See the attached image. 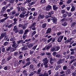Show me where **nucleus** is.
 I'll list each match as a JSON object with an SVG mask.
<instances>
[{
	"label": "nucleus",
	"mask_w": 76,
	"mask_h": 76,
	"mask_svg": "<svg viewBox=\"0 0 76 76\" xmlns=\"http://www.w3.org/2000/svg\"><path fill=\"white\" fill-rule=\"evenodd\" d=\"M42 61H43V63L44 64H46L47 66L48 65V59H47V58L46 57L44 58L42 60Z\"/></svg>",
	"instance_id": "f257e3e1"
},
{
	"label": "nucleus",
	"mask_w": 76,
	"mask_h": 76,
	"mask_svg": "<svg viewBox=\"0 0 76 76\" xmlns=\"http://www.w3.org/2000/svg\"><path fill=\"white\" fill-rule=\"evenodd\" d=\"M13 44L12 45V47H14V48H16L18 45V44L17 43V42H16L15 41H13Z\"/></svg>",
	"instance_id": "f03ea898"
},
{
	"label": "nucleus",
	"mask_w": 76,
	"mask_h": 76,
	"mask_svg": "<svg viewBox=\"0 0 76 76\" xmlns=\"http://www.w3.org/2000/svg\"><path fill=\"white\" fill-rule=\"evenodd\" d=\"M45 17V15L44 14L42 15L40 14L39 15V16L37 17V19L39 20L40 19H43Z\"/></svg>",
	"instance_id": "7ed1b4c3"
},
{
	"label": "nucleus",
	"mask_w": 76,
	"mask_h": 76,
	"mask_svg": "<svg viewBox=\"0 0 76 76\" xmlns=\"http://www.w3.org/2000/svg\"><path fill=\"white\" fill-rule=\"evenodd\" d=\"M51 20H52V22L54 23H56L57 21V19L54 16L52 17Z\"/></svg>",
	"instance_id": "20e7f679"
},
{
	"label": "nucleus",
	"mask_w": 76,
	"mask_h": 76,
	"mask_svg": "<svg viewBox=\"0 0 76 76\" xmlns=\"http://www.w3.org/2000/svg\"><path fill=\"white\" fill-rule=\"evenodd\" d=\"M72 72V69H67V70L66 71V76H68V75H70V73Z\"/></svg>",
	"instance_id": "39448f33"
},
{
	"label": "nucleus",
	"mask_w": 76,
	"mask_h": 76,
	"mask_svg": "<svg viewBox=\"0 0 76 76\" xmlns=\"http://www.w3.org/2000/svg\"><path fill=\"white\" fill-rule=\"evenodd\" d=\"M51 9H52V7L50 5H48L46 7V10L47 11H49Z\"/></svg>",
	"instance_id": "423d86ee"
},
{
	"label": "nucleus",
	"mask_w": 76,
	"mask_h": 76,
	"mask_svg": "<svg viewBox=\"0 0 76 76\" xmlns=\"http://www.w3.org/2000/svg\"><path fill=\"white\" fill-rule=\"evenodd\" d=\"M18 27H17V26L16 25H15L14 26L13 29V31H14V32L15 31V33H18V30H17L18 29Z\"/></svg>",
	"instance_id": "0eeeda50"
},
{
	"label": "nucleus",
	"mask_w": 76,
	"mask_h": 76,
	"mask_svg": "<svg viewBox=\"0 0 76 76\" xmlns=\"http://www.w3.org/2000/svg\"><path fill=\"white\" fill-rule=\"evenodd\" d=\"M63 38V36H61L60 37H59L57 41L58 42H61L62 39Z\"/></svg>",
	"instance_id": "6e6552de"
},
{
	"label": "nucleus",
	"mask_w": 76,
	"mask_h": 76,
	"mask_svg": "<svg viewBox=\"0 0 76 76\" xmlns=\"http://www.w3.org/2000/svg\"><path fill=\"white\" fill-rule=\"evenodd\" d=\"M23 52H21L20 51H19V53L18 54L20 55V56H19V58L20 59H21L22 57H23Z\"/></svg>",
	"instance_id": "1a4fd4ad"
},
{
	"label": "nucleus",
	"mask_w": 76,
	"mask_h": 76,
	"mask_svg": "<svg viewBox=\"0 0 76 76\" xmlns=\"http://www.w3.org/2000/svg\"><path fill=\"white\" fill-rule=\"evenodd\" d=\"M19 61L20 64L21 63L23 65H24L25 64V60H19Z\"/></svg>",
	"instance_id": "9d476101"
},
{
	"label": "nucleus",
	"mask_w": 76,
	"mask_h": 76,
	"mask_svg": "<svg viewBox=\"0 0 76 76\" xmlns=\"http://www.w3.org/2000/svg\"><path fill=\"white\" fill-rule=\"evenodd\" d=\"M12 58V56L10 55H9L7 57L6 60L7 61H9L10 60H11Z\"/></svg>",
	"instance_id": "9b49d317"
},
{
	"label": "nucleus",
	"mask_w": 76,
	"mask_h": 76,
	"mask_svg": "<svg viewBox=\"0 0 76 76\" xmlns=\"http://www.w3.org/2000/svg\"><path fill=\"white\" fill-rule=\"evenodd\" d=\"M6 34H7L6 32H3L1 34V36L3 38L4 37H6Z\"/></svg>",
	"instance_id": "f8f14e48"
},
{
	"label": "nucleus",
	"mask_w": 76,
	"mask_h": 76,
	"mask_svg": "<svg viewBox=\"0 0 76 76\" xmlns=\"http://www.w3.org/2000/svg\"><path fill=\"white\" fill-rule=\"evenodd\" d=\"M53 10H57L58 8L56 5H53Z\"/></svg>",
	"instance_id": "ddd939ff"
},
{
	"label": "nucleus",
	"mask_w": 76,
	"mask_h": 76,
	"mask_svg": "<svg viewBox=\"0 0 76 76\" xmlns=\"http://www.w3.org/2000/svg\"><path fill=\"white\" fill-rule=\"evenodd\" d=\"M6 9L5 8V7H3L1 9V11L0 12L1 13H3L5 11H6Z\"/></svg>",
	"instance_id": "4468645a"
},
{
	"label": "nucleus",
	"mask_w": 76,
	"mask_h": 76,
	"mask_svg": "<svg viewBox=\"0 0 76 76\" xmlns=\"http://www.w3.org/2000/svg\"><path fill=\"white\" fill-rule=\"evenodd\" d=\"M51 28H49L46 31V34H50V33H51Z\"/></svg>",
	"instance_id": "2eb2a0df"
},
{
	"label": "nucleus",
	"mask_w": 76,
	"mask_h": 76,
	"mask_svg": "<svg viewBox=\"0 0 76 76\" xmlns=\"http://www.w3.org/2000/svg\"><path fill=\"white\" fill-rule=\"evenodd\" d=\"M6 63V60L5 58L2 59L1 60V65H3L5 63Z\"/></svg>",
	"instance_id": "dca6fc26"
},
{
	"label": "nucleus",
	"mask_w": 76,
	"mask_h": 76,
	"mask_svg": "<svg viewBox=\"0 0 76 76\" xmlns=\"http://www.w3.org/2000/svg\"><path fill=\"white\" fill-rule=\"evenodd\" d=\"M35 26H36V22H34L31 25V26L30 27V28L31 29L33 27H35Z\"/></svg>",
	"instance_id": "f3484780"
},
{
	"label": "nucleus",
	"mask_w": 76,
	"mask_h": 76,
	"mask_svg": "<svg viewBox=\"0 0 76 76\" xmlns=\"http://www.w3.org/2000/svg\"><path fill=\"white\" fill-rule=\"evenodd\" d=\"M41 72V68L40 67L37 70V72L36 73L37 75H39Z\"/></svg>",
	"instance_id": "a211bd4d"
},
{
	"label": "nucleus",
	"mask_w": 76,
	"mask_h": 76,
	"mask_svg": "<svg viewBox=\"0 0 76 76\" xmlns=\"http://www.w3.org/2000/svg\"><path fill=\"white\" fill-rule=\"evenodd\" d=\"M43 65L44 66V67H45V68H47V67H48V65H47L46 64H44L43 62V63L42 64H41L40 66L41 67H43Z\"/></svg>",
	"instance_id": "6ab92c4d"
},
{
	"label": "nucleus",
	"mask_w": 76,
	"mask_h": 76,
	"mask_svg": "<svg viewBox=\"0 0 76 76\" xmlns=\"http://www.w3.org/2000/svg\"><path fill=\"white\" fill-rule=\"evenodd\" d=\"M55 50V51H58L59 50H60V48L58 46H54Z\"/></svg>",
	"instance_id": "aec40b11"
},
{
	"label": "nucleus",
	"mask_w": 76,
	"mask_h": 76,
	"mask_svg": "<svg viewBox=\"0 0 76 76\" xmlns=\"http://www.w3.org/2000/svg\"><path fill=\"white\" fill-rule=\"evenodd\" d=\"M20 62H18L17 61H15V63L14 66L15 67H16V66H18V65H20Z\"/></svg>",
	"instance_id": "412c9836"
},
{
	"label": "nucleus",
	"mask_w": 76,
	"mask_h": 76,
	"mask_svg": "<svg viewBox=\"0 0 76 76\" xmlns=\"http://www.w3.org/2000/svg\"><path fill=\"white\" fill-rule=\"evenodd\" d=\"M66 14V16H68V17H70L72 16V13L71 12H65Z\"/></svg>",
	"instance_id": "4be33fe9"
},
{
	"label": "nucleus",
	"mask_w": 76,
	"mask_h": 76,
	"mask_svg": "<svg viewBox=\"0 0 76 76\" xmlns=\"http://www.w3.org/2000/svg\"><path fill=\"white\" fill-rule=\"evenodd\" d=\"M11 46H10L6 48V50H5V52H6L7 51H10V50H11Z\"/></svg>",
	"instance_id": "5701e85b"
},
{
	"label": "nucleus",
	"mask_w": 76,
	"mask_h": 76,
	"mask_svg": "<svg viewBox=\"0 0 76 76\" xmlns=\"http://www.w3.org/2000/svg\"><path fill=\"white\" fill-rule=\"evenodd\" d=\"M39 76H49L48 73L45 72L43 74H41L40 75H39Z\"/></svg>",
	"instance_id": "b1692460"
},
{
	"label": "nucleus",
	"mask_w": 76,
	"mask_h": 76,
	"mask_svg": "<svg viewBox=\"0 0 76 76\" xmlns=\"http://www.w3.org/2000/svg\"><path fill=\"white\" fill-rule=\"evenodd\" d=\"M28 37V35L27 34H23V40H25Z\"/></svg>",
	"instance_id": "393cba45"
},
{
	"label": "nucleus",
	"mask_w": 76,
	"mask_h": 76,
	"mask_svg": "<svg viewBox=\"0 0 76 76\" xmlns=\"http://www.w3.org/2000/svg\"><path fill=\"white\" fill-rule=\"evenodd\" d=\"M34 46V44L33 43H30L28 46L27 47L29 48H31L32 47H33Z\"/></svg>",
	"instance_id": "a878e982"
},
{
	"label": "nucleus",
	"mask_w": 76,
	"mask_h": 76,
	"mask_svg": "<svg viewBox=\"0 0 76 76\" xmlns=\"http://www.w3.org/2000/svg\"><path fill=\"white\" fill-rule=\"evenodd\" d=\"M68 69V66L67 65H64L63 66V70H67Z\"/></svg>",
	"instance_id": "bb28decb"
},
{
	"label": "nucleus",
	"mask_w": 76,
	"mask_h": 76,
	"mask_svg": "<svg viewBox=\"0 0 76 76\" xmlns=\"http://www.w3.org/2000/svg\"><path fill=\"white\" fill-rule=\"evenodd\" d=\"M46 26H47V23H45L43 24L42 25V28H46Z\"/></svg>",
	"instance_id": "cd10ccee"
},
{
	"label": "nucleus",
	"mask_w": 76,
	"mask_h": 76,
	"mask_svg": "<svg viewBox=\"0 0 76 76\" xmlns=\"http://www.w3.org/2000/svg\"><path fill=\"white\" fill-rule=\"evenodd\" d=\"M19 17L21 18H23L25 17V15H23V14L21 13Z\"/></svg>",
	"instance_id": "c85d7f7f"
},
{
	"label": "nucleus",
	"mask_w": 76,
	"mask_h": 76,
	"mask_svg": "<svg viewBox=\"0 0 76 76\" xmlns=\"http://www.w3.org/2000/svg\"><path fill=\"white\" fill-rule=\"evenodd\" d=\"M34 4H35V3H34V2H31V3L28 4V6H29V7H31V6H32V5Z\"/></svg>",
	"instance_id": "c756f323"
},
{
	"label": "nucleus",
	"mask_w": 76,
	"mask_h": 76,
	"mask_svg": "<svg viewBox=\"0 0 76 76\" xmlns=\"http://www.w3.org/2000/svg\"><path fill=\"white\" fill-rule=\"evenodd\" d=\"M51 47H52V45H50L49 46H46V50H49L50 48H51Z\"/></svg>",
	"instance_id": "7c9ffc66"
},
{
	"label": "nucleus",
	"mask_w": 76,
	"mask_h": 76,
	"mask_svg": "<svg viewBox=\"0 0 76 76\" xmlns=\"http://www.w3.org/2000/svg\"><path fill=\"white\" fill-rule=\"evenodd\" d=\"M66 19L65 18H64L61 20V22H66Z\"/></svg>",
	"instance_id": "2f4dec72"
},
{
	"label": "nucleus",
	"mask_w": 76,
	"mask_h": 76,
	"mask_svg": "<svg viewBox=\"0 0 76 76\" xmlns=\"http://www.w3.org/2000/svg\"><path fill=\"white\" fill-rule=\"evenodd\" d=\"M6 20L5 18H3L0 20V23H3Z\"/></svg>",
	"instance_id": "473e14b6"
},
{
	"label": "nucleus",
	"mask_w": 76,
	"mask_h": 76,
	"mask_svg": "<svg viewBox=\"0 0 76 76\" xmlns=\"http://www.w3.org/2000/svg\"><path fill=\"white\" fill-rule=\"evenodd\" d=\"M37 33V31H34L31 34V36L32 37H34V35H35Z\"/></svg>",
	"instance_id": "72a5a7b5"
},
{
	"label": "nucleus",
	"mask_w": 76,
	"mask_h": 76,
	"mask_svg": "<svg viewBox=\"0 0 76 76\" xmlns=\"http://www.w3.org/2000/svg\"><path fill=\"white\" fill-rule=\"evenodd\" d=\"M75 10V7L73 6L72 7L71 9V12H73Z\"/></svg>",
	"instance_id": "f704fd0d"
},
{
	"label": "nucleus",
	"mask_w": 76,
	"mask_h": 76,
	"mask_svg": "<svg viewBox=\"0 0 76 76\" xmlns=\"http://www.w3.org/2000/svg\"><path fill=\"white\" fill-rule=\"evenodd\" d=\"M37 46H38V45H36L35 46H34L32 48L31 50L35 51V50H36V48L37 47Z\"/></svg>",
	"instance_id": "c9c22d12"
},
{
	"label": "nucleus",
	"mask_w": 76,
	"mask_h": 76,
	"mask_svg": "<svg viewBox=\"0 0 76 76\" xmlns=\"http://www.w3.org/2000/svg\"><path fill=\"white\" fill-rule=\"evenodd\" d=\"M75 56H72L70 57V59L71 60H75Z\"/></svg>",
	"instance_id": "e433bc0d"
},
{
	"label": "nucleus",
	"mask_w": 76,
	"mask_h": 76,
	"mask_svg": "<svg viewBox=\"0 0 76 76\" xmlns=\"http://www.w3.org/2000/svg\"><path fill=\"white\" fill-rule=\"evenodd\" d=\"M40 2L42 4H44L46 3V1L45 0H42L40 1Z\"/></svg>",
	"instance_id": "4c0bfd02"
},
{
	"label": "nucleus",
	"mask_w": 76,
	"mask_h": 76,
	"mask_svg": "<svg viewBox=\"0 0 76 76\" xmlns=\"http://www.w3.org/2000/svg\"><path fill=\"white\" fill-rule=\"evenodd\" d=\"M10 41H14L15 40V37H11L10 39Z\"/></svg>",
	"instance_id": "58836bf2"
},
{
	"label": "nucleus",
	"mask_w": 76,
	"mask_h": 76,
	"mask_svg": "<svg viewBox=\"0 0 76 76\" xmlns=\"http://www.w3.org/2000/svg\"><path fill=\"white\" fill-rule=\"evenodd\" d=\"M33 60L34 63H37L38 62V61H37V60L36 59V58H33Z\"/></svg>",
	"instance_id": "ea45409f"
},
{
	"label": "nucleus",
	"mask_w": 76,
	"mask_h": 76,
	"mask_svg": "<svg viewBox=\"0 0 76 76\" xmlns=\"http://www.w3.org/2000/svg\"><path fill=\"white\" fill-rule=\"evenodd\" d=\"M24 32L23 29H20L19 32L20 34H22Z\"/></svg>",
	"instance_id": "a19ab883"
},
{
	"label": "nucleus",
	"mask_w": 76,
	"mask_h": 76,
	"mask_svg": "<svg viewBox=\"0 0 76 76\" xmlns=\"http://www.w3.org/2000/svg\"><path fill=\"white\" fill-rule=\"evenodd\" d=\"M67 25V23L66 21L64 22L62 24V26H65Z\"/></svg>",
	"instance_id": "79ce46f5"
},
{
	"label": "nucleus",
	"mask_w": 76,
	"mask_h": 76,
	"mask_svg": "<svg viewBox=\"0 0 76 76\" xmlns=\"http://www.w3.org/2000/svg\"><path fill=\"white\" fill-rule=\"evenodd\" d=\"M76 22H73L71 24V27H73V26H75V25H76Z\"/></svg>",
	"instance_id": "37998d69"
},
{
	"label": "nucleus",
	"mask_w": 76,
	"mask_h": 76,
	"mask_svg": "<svg viewBox=\"0 0 76 76\" xmlns=\"http://www.w3.org/2000/svg\"><path fill=\"white\" fill-rule=\"evenodd\" d=\"M53 61L54 62V61H56V59L55 58H50V61Z\"/></svg>",
	"instance_id": "c03bdc74"
},
{
	"label": "nucleus",
	"mask_w": 76,
	"mask_h": 76,
	"mask_svg": "<svg viewBox=\"0 0 76 76\" xmlns=\"http://www.w3.org/2000/svg\"><path fill=\"white\" fill-rule=\"evenodd\" d=\"M22 41H23V40H18L17 43V44H18V45H19V44H20V43H22Z\"/></svg>",
	"instance_id": "a18cd8bd"
},
{
	"label": "nucleus",
	"mask_w": 76,
	"mask_h": 76,
	"mask_svg": "<svg viewBox=\"0 0 76 76\" xmlns=\"http://www.w3.org/2000/svg\"><path fill=\"white\" fill-rule=\"evenodd\" d=\"M6 3H7V1L6 0L3 1L2 3L3 5H6Z\"/></svg>",
	"instance_id": "49530a36"
},
{
	"label": "nucleus",
	"mask_w": 76,
	"mask_h": 76,
	"mask_svg": "<svg viewBox=\"0 0 76 76\" xmlns=\"http://www.w3.org/2000/svg\"><path fill=\"white\" fill-rule=\"evenodd\" d=\"M9 44V42H4V44H3L4 45V46H7V45H8Z\"/></svg>",
	"instance_id": "de8ad7c7"
},
{
	"label": "nucleus",
	"mask_w": 76,
	"mask_h": 76,
	"mask_svg": "<svg viewBox=\"0 0 76 76\" xmlns=\"http://www.w3.org/2000/svg\"><path fill=\"white\" fill-rule=\"evenodd\" d=\"M34 50H31V51H30V54H31V55H32V54H33V53H34Z\"/></svg>",
	"instance_id": "09e8293b"
},
{
	"label": "nucleus",
	"mask_w": 76,
	"mask_h": 76,
	"mask_svg": "<svg viewBox=\"0 0 76 76\" xmlns=\"http://www.w3.org/2000/svg\"><path fill=\"white\" fill-rule=\"evenodd\" d=\"M29 69H33L34 68V65L33 64H31L29 66Z\"/></svg>",
	"instance_id": "8fccbe9b"
},
{
	"label": "nucleus",
	"mask_w": 76,
	"mask_h": 76,
	"mask_svg": "<svg viewBox=\"0 0 76 76\" xmlns=\"http://www.w3.org/2000/svg\"><path fill=\"white\" fill-rule=\"evenodd\" d=\"M28 31H29V30L27 29H26L24 33V34H25L26 35V34H28Z\"/></svg>",
	"instance_id": "3c124183"
},
{
	"label": "nucleus",
	"mask_w": 76,
	"mask_h": 76,
	"mask_svg": "<svg viewBox=\"0 0 76 76\" xmlns=\"http://www.w3.org/2000/svg\"><path fill=\"white\" fill-rule=\"evenodd\" d=\"M10 5H11V4L9 3V4H7L6 6H5L4 7H5V9H7V7H9V6H10Z\"/></svg>",
	"instance_id": "603ef678"
},
{
	"label": "nucleus",
	"mask_w": 76,
	"mask_h": 76,
	"mask_svg": "<svg viewBox=\"0 0 76 76\" xmlns=\"http://www.w3.org/2000/svg\"><path fill=\"white\" fill-rule=\"evenodd\" d=\"M51 15H45V19H48V18H51Z\"/></svg>",
	"instance_id": "864d4df0"
},
{
	"label": "nucleus",
	"mask_w": 76,
	"mask_h": 76,
	"mask_svg": "<svg viewBox=\"0 0 76 76\" xmlns=\"http://www.w3.org/2000/svg\"><path fill=\"white\" fill-rule=\"evenodd\" d=\"M56 57H57V58H60V57H61V55L60 54H56Z\"/></svg>",
	"instance_id": "5fc2aeb1"
},
{
	"label": "nucleus",
	"mask_w": 76,
	"mask_h": 76,
	"mask_svg": "<svg viewBox=\"0 0 76 76\" xmlns=\"http://www.w3.org/2000/svg\"><path fill=\"white\" fill-rule=\"evenodd\" d=\"M52 39H53V37H51L49 39H48L47 40V42L48 43H49V42H50L52 41Z\"/></svg>",
	"instance_id": "6e6d98bb"
},
{
	"label": "nucleus",
	"mask_w": 76,
	"mask_h": 76,
	"mask_svg": "<svg viewBox=\"0 0 76 76\" xmlns=\"http://www.w3.org/2000/svg\"><path fill=\"white\" fill-rule=\"evenodd\" d=\"M53 13H54V12H53V11H50L49 12L48 15H53Z\"/></svg>",
	"instance_id": "4d7b16f0"
},
{
	"label": "nucleus",
	"mask_w": 76,
	"mask_h": 76,
	"mask_svg": "<svg viewBox=\"0 0 76 76\" xmlns=\"http://www.w3.org/2000/svg\"><path fill=\"white\" fill-rule=\"evenodd\" d=\"M72 75L73 76H76V69L74 72L72 73Z\"/></svg>",
	"instance_id": "13d9d810"
},
{
	"label": "nucleus",
	"mask_w": 76,
	"mask_h": 76,
	"mask_svg": "<svg viewBox=\"0 0 76 76\" xmlns=\"http://www.w3.org/2000/svg\"><path fill=\"white\" fill-rule=\"evenodd\" d=\"M48 75H51V73H52V71H51V70H50L48 71Z\"/></svg>",
	"instance_id": "bf43d9fd"
},
{
	"label": "nucleus",
	"mask_w": 76,
	"mask_h": 76,
	"mask_svg": "<svg viewBox=\"0 0 76 76\" xmlns=\"http://www.w3.org/2000/svg\"><path fill=\"white\" fill-rule=\"evenodd\" d=\"M56 39L55 37H53L52 38V42H51V43H53L54 42H55V40H56Z\"/></svg>",
	"instance_id": "052dcab7"
},
{
	"label": "nucleus",
	"mask_w": 76,
	"mask_h": 76,
	"mask_svg": "<svg viewBox=\"0 0 76 76\" xmlns=\"http://www.w3.org/2000/svg\"><path fill=\"white\" fill-rule=\"evenodd\" d=\"M15 51V48H12L11 47L10 51H11V52H13V51Z\"/></svg>",
	"instance_id": "680f3d73"
},
{
	"label": "nucleus",
	"mask_w": 76,
	"mask_h": 76,
	"mask_svg": "<svg viewBox=\"0 0 76 76\" xmlns=\"http://www.w3.org/2000/svg\"><path fill=\"white\" fill-rule=\"evenodd\" d=\"M38 14L37 12H34V14H33V16H37Z\"/></svg>",
	"instance_id": "e2e57ef3"
},
{
	"label": "nucleus",
	"mask_w": 76,
	"mask_h": 76,
	"mask_svg": "<svg viewBox=\"0 0 76 76\" xmlns=\"http://www.w3.org/2000/svg\"><path fill=\"white\" fill-rule=\"evenodd\" d=\"M51 51L52 52H53V51H55V48H54V46L53 47H52L51 48Z\"/></svg>",
	"instance_id": "0e129e2a"
},
{
	"label": "nucleus",
	"mask_w": 76,
	"mask_h": 76,
	"mask_svg": "<svg viewBox=\"0 0 76 76\" xmlns=\"http://www.w3.org/2000/svg\"><path fill=\"white\" fill-rule=\"evenodd\" d=\"M59 64H58L56 66V67H57L58 68H60V67H61V65Z\"/></svg>",
	"instance_id": "69168bd1"
},
{
	"label": "nucleus",
	"mask_w": 76,
	"mask_h": 76,
	"mask_svg": "<svg viewBox=\"0 0 76 76\" xmlns=\"http://www.w3.org/2000/svg\"><path fill=\"white\" fill-rule=\"evenodd\" d=\"M18 54H19V53L18 52H15L14 55L15 56H18Z\"/></svg>",
	"instance_id": "338daca9"
},
{
	"label": "nucleus",
	"mask_w": 76,
	"mask_h": 76,
	"mask_svg": "<svg viewBox=\"0 0 76 76\" xmlns=\"http://www.w3.org/2000/svg\"><path fill=\"white\" fill-rule=\"evenodd\" d=\"M62 18H66L67 17V15L66 14H64L62 16Z\"/></svg>",
	"instance_id": "774afa93"
}]
</instances>
